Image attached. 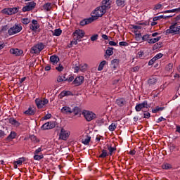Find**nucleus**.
<instances>
[{
    "label": "nucleus",
    "mask_w": 180,
    "mask_h": 180,
    "mask_svg": "<svg viewBox=\"0 0 180 180\" xmlns=\"http://www.w3.org/2000/svg\"><path fill=\"white\" fill-rule=\"evenodd\" d=\"M73 40L68 44L69 49H71L74 45L77 46V44H78V41H81V39H83L85 36V32L82 30H76L73 33Z\"/></svg>",
    "instance_id": "f257e3e1"
},
{
    "label": "nucleus",
    "mask_w": 180,
    "mask_h": 180,
    "mask_svg": "<svg viewBox=\"0 0 180 180\" xmlns=\"http://www.w3.org/2000/svg\"><path fill=\"white\" fill-rule=\"evenodd\" d=\"M180 32V26L177 22L172 24L169 29L166 30V34H178Z\"/></svg>",
    "instance_id": "f03ea898"
},
{
    "label": "nucleus",
    "mask_w": 180,
    "mask_h": 180,
    "mask_svg": "<svg viewBox=\"0 0 180 180\" xmlns=\"http://www.w3.org/2000/svg\"><path fill=\"white\" fill-rule=\"evenodd\" d=\"M22 29L23 28L20 24H15L8 30V34H9V36H13V34H17V33L22 32Z\"/></svg>",
    "instance_id": "7ed1b4c3"
},
{
    "label": "nucleus",
    "mask_w": 180,
    "mask_h": 180,
    "mask_svg": "<svg viewBox=\"0 0 180 180\" xmlns=\"http://www.w3.org/2000/svg\"><path fill=\"white\" fill-rule=\"evenodd\" d=\"M106 11L105 6L97 7L93 12V16L94 18H101V16H103L106 13Z\"/></svg>",
    "instance_id": "20e7f679"
},
{
    "label": "nucleus",
    "mask_w": 180,
    "mask_h": 180,
    "mask_svg": "<svg viewBox=\"0 0 180 180\" xmlns=\"http://www.w3.org/2000/svg\"><path fill=\"white\" fill-rule=\"evenodd\" d=\"M71 132L68 130H65L64 128H61L59 133V140H63V141H67L70 138Z\"/></svg>",
    "instance_id": "39448f33"
},
{
    "label": "nucleus",
    "mask_w": 180,
    "mask_h": 180,
    "mask_svg": "<svg viewBox=\"0 0 180 180\" xmlns=\"http://www.w3.org/2000/svg\"><path fill=\"white\" fill-rule=\"evenodd\" d=\"M82 115L87 122H91V120H94V119H96V114L91 111L84 110L83 111Z\"/></svg>",
    "instance_id": "423d86ee"
},
{
    "label": "nucleus",
    "mask_w": 180,
    "mask_h": 180,
    "mask_svg": "<svg viewBox=\"0 0 180 180\" xmlns=\"http://www.w3.org/2000/svg\"><path fill=\"white\" fill-rule=\"evenodd\" d=\"M44 49V44L39 43L31 48L32 54H39L42 50Z\"/></svg>",
    "instance_id": "0eeeda50"
},
{
    "label": "nucleus",
    "mask_w": 180,
    "mask_h": 180,
    "mask_svg": "<svg viewBox=\"0 0 180 180\" xmlns=\"http://www.w3.org/2000/svg\"><path fill=\"white\" fill-rule=\"evenodd\" d=\"M35 103L38 109H41V108H44V106H46L49 103V99L44 98L41 99L36 98Z\"/></svg>",
    "instance_id": "6e6552de"
},
{
    "label": "nucleus",
    "mask_w": 180,
    "mask_h": 180,
    "mask_svg": "<svg viewBox=\"0 0 180 180\" xmlns=\"http://www.w3.org/2000/svg\"><path fill=\"white\" fill-rule=\"evenodd\" d=\"M29 27L32 32H37V30L40 28V25L39 22L36 20H32L29 25Z\"/></svg>",
    "instance_id": "1a4fd4ad"
},
{
    "label": "nucleus",
    "mask_w": 180,
    "mask_h": 180,
    "mask_svg": "<svg viewBox=\"0 0 180 180\" xmlns=\"http://www.w3.org/2000/svg\"><path fill=\"white\" fill-rule=\"evenodd\" d=\"M56 127V123L49 122L44 124L41 129V130H50L51 129H54Z\"/></svg>",
    "instance_id": "9d476101"
},
{
    "label": "nucleus",
    "mask_w": 180,
    "mask_h": 180,
    "mask_svg": "<svg viewBox=\"0 0 180 180\" xmlns=\"http://www.w3.org/2000/svg\"><path fill=\"white\" fill-rule=\"evenodd\" d=\"M36 3H34V1H31L22 8V12H29V11H32V9H34Z\"/></svg>",
    "instance_id": "9b49d317"
},
{
    "label": "nucleus",
    "mask_w": 180,
    "mask_h": 180,
    "mask_svg": "<svg viewBox=\"0 0 180 180\" xmlns=\"http://www.w3.org/2000/svg\"><path fill=\"white\" fill-rule=\"evenodd\" d=\"M144 108H148V103L147 101H143L141 103L137 104L135 107L136 112H140L141 109H144Z\"/></svg>",
    "instance_id": "f8f14e48"
},
{
    "label": "nucleus",
    "mask_w": 180,
    "mask_h": 180,
    "mask_svg": "<svg viewBox=\"0 0 180 180\" xmlns=\"http://www.w3.org/2000/svg\"><path fill=\"white\" fill-rule=\"evenodd\" d=\"M10 53L13 56H22L23 54V51H22L19 49H10Z\"/></svg>",
    "instance_id": "ddd939ff"
},
{
    "label": "nucleus",
    "mask_w": 180,
    "mask_h": 180,
    "mask_svg": "<svg viewBox=\"0 0 180 180\" xmlns=\"http://www.w3.org/2000/svg\"><path fill=\"white\" fill-rule=\"evenodd\" d=\"M83 82H84V77L79 76L75 79V80L73 81V84L78 86L81 85Z\"/></svg>",
    "instance_id": "4468645a"
},
{
    "label": "nucleus",
    "mask_w": 180,
    "mask_h": 180,
    "mask_svg": "<svg viewBox=\"0 0 180 180\" xmlns=\"http://www.w3.org/2000/svg\"><path fill=\"white\" fill-rule=\"evenodd\" d=\"M94 20H95L94 18L84 19L80 22V26H85L86 25H89V23H92Z\"/></svg>",
    "instance_id": "2eb2a0df"
},
{
    "label": "nucleus",
    "mask_w": 180,
    "mask_h": 180,
    "mask_svg": "<svg viewBox=\"0 0 180 180\" xmlns=\"http://www.w3.org/2000/svg\"><path fill=\"white\" fill-rule=\"evenodd\" d=\"M102 4L103 5L101 6H104L105 9H110V5L112 4V0H103Z\"/></svg>",
    "instance_id": "dca6fc26"
},
{
    "label": "nucleus",
    "mask_w": 180,
    "mask_h": 180,
    "mask_svg": "<svg viewBox=\"0 0 180 180\" xmlns=\"http://www.w3.org/2000/svg\"><path fill=\"white\" fill-rule=\"evenodd\" d=\"M36 113V110L34 108L30 107L27 110L24 112L25 115H27V116H32Z\"/></svg>",
    "instance_id": "f3484780"
},
{
    "label": "nucleus",
    "mask_w": 180,
    "mask_h": 180,
    "mask_svg": "<svg viewBox=\"0 0 180 180\" xmlns=\"http://www.w3.org/2000/svg\"><path fill=\"white\" fill-rule=\"evenodd\" d=\"M50 61L54 65L60 61V58L57 56L53 55L50 57Z\"/></svg>",
    "instance_id": "a211bd4d"
},
{
    "label": "nucleus",
    "mask_w": 180,
    "mask_h": 180,
    "mask_svg": "<svg viewBox=\"0 0 180 180\" xmlns=\"http://www.w3.org/2000/svg\"><path fill=\"white\" fill-rule=\"evenodd\" d=\"M106 150H108L110 153V155H112L113 154L114 151H116V148L112 147V146L107 144L105 147Z\"/></svg>",
    "instance_id": "6ab92c4d"
},
{
    "label": "nucleus",
    "mask_w": 180,
    "mask_h": 180,
    "mask_svg": "<svg viewBox=\"0 0 180 180\" xmlns=\"http://www.w3.org/2000/svg\"><path fill=\"white\" fill-rule=\"evenodd\" d=\"M116 103L118 106H124L126 105V100H124V98H117L116 100Z\"/></svg>",
    "instance_id": "aec40b11"
},
{
    "label": "nucleus",
    "mask_w": 180,
    "mask_h": 180,
    "mask_svg": "<svg viewBox=\"0 0 180 180\" xmlns=\"http://www.w3.org/2000/svg\"><path fill=\"white\" fill-rule=\"evenodd\" d=\"M8 122L11 124H12L13 126H15V127H18V126H19L20 124L19 123V122H18L16 120H15V118H10L8 120Z\"/></svg>",
    "instance_id": "412c9836"
},
{
    "label": "nucleus",
    "mask_w": 180,
    "mask_h": 180,
    "mask_svg": "<svg viewBox=\"0 0 180 180\" xmlns=\"http://www.w3.org/2000/svg\"><path fill=\"white\" fill-rule=\"evenodd\" d=\"M172 70H174V63H170L166 65L165 71L167 72H172Z\"/></svg>",
    "instance_id": "4be33fe9"
},
{
    "label": "nucleus",
    "mask_w": 180,
    "mask_h": 180,
    "mask_svg": "<svg viewBox=\"0 0 180 180\" xmlns=\"http://www.w3.org/2000/svg\"><path fill=\"white\" fill-rule=\"evenodd\" d=\"M91 141V136H86L85 138H84L82 140V143L84 144V146H88L89 144V142Z\"/></svg>",
    "instance_id": "5701e85b"
},
{
    "label": "nucleus",
    "mask_w": 180,
    "mask_h": 180,
    "mask_svg": "<svg viewBox=\"0 0 180 180\" xmlns=\"http://www.w3.org/2000/svg\"><path fill=\"white\" fill-rule=\"evenodd\" d=\"M62 113H72V110L68 106L63 107L61 109Z\"/></svg>",
    "instance_id": "b1692460"
},
{
    "label": "nucleus",
    "mask_w": 180,
    "mask_h": 180,
    "mask_svg": "<svg viewBox=\"0 0 180 180\" xmlns=\"http://www.w3.org/2000/svg\"><path fill=\"white\" fill-rule=\"evenodd\" d=\"M179 12H180V7L177 8L172 9V10L165 11L163 13H178Z\"/></svg>",
    "instance_id": "393cba45"
},
{
    "label": "nucleus",
    "mask_w": 180,
    "mask_h": 180,
    "mask_svg": "<svg viewBox=\"0 0 180 180\" xmlns=\"http://www.w3.org/2000/svg\"><path fill=\"white\" fill-rule=\"evenodd\" d=\"M160 39H161V37H156V38L149 39V40L148 41V43L149 44H154V43H157V41H160Z\"/></svg>",
    "instance_id": "a878e982"
},
{
    "label": "nucleus",
    "mask_w": 180,
    "mask_h": 180,
    "mask_svg": "<svg viewBox=\"0 0 180 180\" xmlns=\"http://www.w3.org/2000/svg\"><path fill=\"white\" fill-rule=\"evenodd\" d=\"M119 65V60L118 59H113L111 61V67L115 70V68H117V66Z\"/></svg>",
    "instance_id": "bb28decb"
},
{
    "label": "nucleus",
    "mask_w": 180,
    "mask_h": 180,
    "mask_svg": "<svg viewBox=\"0 0 180 180\" xmlns=\"http://www.w3.org/2000/svg\"><path fill=\"white\" fill-rule=\"evenodd\" d=\"M53 36H61L63 31L60 29H56L54 31H51Z\"/></svg>",
    "instance_id": "cd10ccee"
},
{
    "label": "nucleus",
    "mask_w": 180,
    "mask_h": 180,
    "mask_svg": "<svg viewBox=\"0 0 180 180\" xmlns=\"http://www.w3.org/2000/svg\"><path fill=\"white\" fill-rule=\"evenodd\" d=\"M125 2L126 1L124 0H116L115 1V4H116L117 6H119L120 8H123V6H124Z\"/></svg>",
    "instance_id": "c85d7f7f"
},
{
    "label": "nucleus",
    "mask_w": 180,
    "mask_h": 180,
    "mask_svg": "<svg viewBox=\"0 0 180 180\" xmlns=\"http://www.w3.org/2000/svg\"><path fill=\"white\" fill-rule=\"evenodd\" d=\"M148 84L149 85H154V84H157V77H150L148 80Z\"/></svg>",
    "instance_id": "c756f323"
},
{
    "label": "nucleus",
    "mask_w": 180,
    "mask_h": 180,
    "mask_svg": "<svg viewBox=\"0 0 180 180\" xmlns=\"http://www.w3.org/2000/svg\"><path fill=\"white\" fill-rule=\"evenodd\" d=\"M106 64H108V62H106V60H103L102 62H101L98 68V71H102V70H103V67H105Z\"/></svg>",
    "instance_id": "7c9ffc66"
},
{
    "label": "nucleus",
    "mask_w": 180,
    "mask_h": 180,
    "mask_svg": "<svg viewBox=\"0 0 180 180\" xmlns=\"http://www.w3.org/2000/svg\"><path fill=\"white\" fill-rule=\"evenodd\" d=\"M162 110H164V107H155V108L152 109L153 113H157L158 112H161Z\"/></svg>",
    "instance_id": "2f4dec72"
},
{
    "label": "nucleus",
    "mask_w": 180,
    "mask_h": 180,
    "mask_svg": "<svg viewBox=\"0 0 180 180\" xmlns=\"http://www.w3.org/2000/svg\"><path fill=\"white\" fill-rule=\"evenodd\" d=\"M16 137V134L15 131H11V134L7 136V140H13Z\"/></svg>",
    "instance_id": "473e14b6"
},
{
    "label": "nucleus",
    "mask_w": 180,
    "mask_h": 180,
    "mask_svg": "<svg viewBox=\"0 0 180 180\" xmlns=\"http://www.w3.org/2000/svg\"><path fill=\"white\" fill-rule=\"evenodd\" d=\"M116 127H117V125L115 123H112L108 127V129L110 131H115V130H116Z\"/></svg>",
    "instance_id": "72a5a7b5"
},
{
    "label": "nucleus",
    "mask_w": 180,
    "mask_h": 180,
    "mask_svg": "<svg viewBox=\"0 0 180 180\" xmlns=\"http://www.w3.org/2000/svg\"><path fill=\"white\" fill-rule=\"evenodd\" d=\"M105 54L108 56V57L113 56V48H108L105 51Z\"/></svg>",
    "instance_id": "f704fd0d"
},
{
    "label": "nucleus",
    "mask_w": 180,
    "mask_h": 180,
    "mask_svg": "<svg viewBox=\"0 0 180 180\" xmlns=\"http://www.w3.org/2000/svg\"><path fill=\"white\" fill-rule=\"evenodd\" d=\"M106 157H108V151L106 150L103 149L102 150L101 154L99 155V158H105Z\"/></svg>",
    "instance_id": "c9c22d12"
},
{
    "label": "nucleus",
    "mask_w": 180,
    "mask_h": 180,
    "mask_svg": "<svg viewBox=\"0 0 180 180\" xmlns=\"http://www.w3.org/2000/svg\"><path fill=\"white\" fill-rule=\"evenodd\" d=\"M79 68H80V71H82V72H84V71L88 68V65H86V63L80 65Z\"/></svg>",
    "instance_id": "e433bc0d"
},
{
    "label": "nucleus",
    "mask_w": 180,
    "mask_h": 180,
    "mask_svg": "<svg viewBox=\"0 0 180 180\" xmlns=\"http://www.w3.org/2000/svg\"><path fill=\"white\" fill-rule=\"evenodd\" d=\"M19 9L18 8H10V15H15V13H18Z\"/></svg>",
    "instance_id": "4c0bfd02"
},
{
    "label": "nucleus",
    "mask_w": 180,
    "mask_h": 180,
    "mask_svg": "<svg viewBox=\"0 0 180 180\" xmlns=\"http://www.w3.org/2000/svg\"><path fill=\"white\" fill-rule=\"evenodd\" d=\"M71 95V91H62L60 94V97H64V96H70Z\"/></svg>",
    "instance_id": "58836bf2"
},
{
    "label": "nucleus",
    "mask_w": 180,
    "mask_h": 180,
    "mask_svg": "<svg viewBox=\"0 0 180 180\" xmlns=\"http://www.w3.org/2000/svg\"><path fill=\"white\" fill-rule=\"evenodd\" d=\"M44 9H45V11H50V9H51V3H46L44 5Z\"/></svg>",
    "instance_id": "ea45409f"
},
{
    "label": "nucleus",
    "mask_w": 180,
    "mask_h": 180,
    "mask_svg": "<svg viewBox=\"0 0 180 180\" xmlns=\"http://www.w3.org/2000/svg\"><path fill=\"white\" fill-rule=\"evenodd\" d=\"M44 156H43V155H37V154H34V160H36L37 161H40V160H42V158H44Z\"/></svg>",
    "instance_id": "a19ab883"
},
{
    "label": "nucleus",
    "mask_w": 180,
    "mask_h": 180,
    "mask_svg": "<svg viewBox=\"0 0 180 180\" xmlns=\"http://www.w3.org/2000/svg\"><path fill=\"white\" fill-rule=\"evenodd\" d=\"M25 161V158H21L18 160L14 162V164H17L18 165H21L22 162Z\"/></svg>",
    "instance_id": "79ce46f5"
},
{
    "label": "nucleus",
    "mask_w": 180,
    "mask_h": 180,
    "mask_svg": "<svg viewBox=\"0 0 180 180\" xmlns=\"http://www.w3.org/2000/svg\"><path fill=\"white\" fill-rule=\"evenodd\" d=\"M2 13H4V15H11L10 8L3 9Z\"/></svg>",
    "instance_id": "37998d69"
},
{
    "label": "nucleus",
    "mask_w": 180,
    "mask_h": 180,
    "mask_svg": "<svg viewBox=\"0 0 180 180\" xmlns=\"http://www.w3.org/2000/svg\"><path fill=\"white\" fill-rule=\"evenodd\" d=\"M21 22L23 23V25H29L30 23V19L23 18Z\"/></svg>",
    "instance_id": "c03bdc74"
},
{
    "label": "nucleus",
    "mask_w": 180,
    "mask_h": 180,
    "mask_svg": "<svg viewBox=\"0 0 180 180\" xmlns=\"http://www.w3.org/2000/svg\"><path fill=\"white\" fill-rule=\"evenodd\" d=\"M58 82H63V81H66L65 77L64 76H58L57 79Z\"/></svg>",
    "instance_id": "a18cd8bd"
},
{
    "label": "nucleus",
    "mask_w": 180,
    "mask_h": 180,
    "mask_svg": "<svg viewBox=\"0 0 180 180\" xmlns=\"http://www.w3.org/2000/svg\"><path fill=\"white\" fill-rule=\"evenodd\" d=\"M142 40L143 41H148V40H150V35L149 34L143 35L142 37Z\"/></svg>",
    "instance_id": "49530a36"
},
{
    "label": "nucleus",
    "mask_w": 180,
    "mask_h": 180,
    "mask_svg": "<svg viewBox=\"0 0 180 180\" xmlns=\"http://www.w3.org/2000/svg\"><path fill=\"white\" fill-rule=\"evenodd\" d=\"M72 110V112H74L75 115H78L80 112L79 108H78V107H75L73 108V110Z\"/></svg>",
    "instance_id": "de8ad7c7"
},
{
    "label": "nucleus",
    "mask_w": 180,
    "mask_h": 180,
    "mask_svg": "<svg viewBox=\"0 0 180 180\" xmlns=\"http://www.w3.org/2000/svg\"><path fill=\"white\" fill-rule=\"evenodd\" d=\"M162 167L163 169H169V168H171V165L166 163L163 165Z\"/></svg>",
    "instance_id": "09e8293b"
},
{
    "label": "nucleus",
    "mask_w": 180,
    "mask_h": 180,
    "mask_svg": "<svg viewBox=\"0 0 180 180\" xmlns=\"http://www.w3.org/2000/svg\"><path fill=\"white\" fill-rule=\"evenodd\" d=\"M161 8H162V5L161 4H158L155 5L154 11H157L158 9H161Z\"/></svg>",
    "instance_id": "8fccbe9b"
},
{
    "label": "nucleus",
    "mask_w": 180,
    "mask_h": 180,
    "mask_svg": "<svg viewBox=\"0 0 180 180\" xmlns=\"http://www.w3.org/2000/svg\"><path fill=\"white\" fill-rule=\"evenodd\" d=\"M164 18V15H159L157 17H154L153 20H154L155 22H157V20H160V19H162Z\"/></svg>",
    "instance_id": "3c124183"
},
{
    "label": "nucleus",
    "mask_w": 180,
    "mask_h": 180,
    "mask_svg": "<svg viewBox=\"0 0 180 180\" xmlns=\"http://www.w3.org/2000/svg\"><path fill=\"white\" fill-rule=\"evenodd\" d=\"M56 70H57V71L61 72L63 70H64V67H63V65L60 64L59 66L56 68Z\"/></svg>",
    "instance_id": "603ef678"
},
{
    "label": "nucleus",
    "mask_w": 180,
    "mask_h": 180,
    "mask_svg": "<svg viewBox=\"0 0 180 180\" xmlns=\"http://www.w3.org/2000/svg\"><path fill=\"white\" fill-rule=\"evenodd\" d=\"M139 70H140V68L139 66H135L131 69V71H132V72H137Z\"/></svg>",
    "instance_id": "864d4df0"
},
{
    "label": "nucleus",
    "mask_w": 180,
    "mask_h": 180,
    "mask_svg": "<svg viewBox=\"0 0 180 180\" xmlns=\"http://www.w3.org/2000/svg\"><path fill=\"white\" fill-rule=\"evenodd\" d=\"M119 44H120V46H124V47H126V46H129V44L126 41H120L119 43Z\"/></svg>",
    "instance_id": "5fc2aeb1"
},
{
    "label": "nucleus",
    "mask_w": 180,
    "mask_h": 180,
    "mask_svg": "<svg viewBox=\"0 0 180 180\" xmlns=\"http://www.w3.org/2000/svg\"><path fill=\"white\" fill-rule=\"evenodd\" d=\"M98 34H94L91 37V41H96V40L98 39Z\"/></svg>",
    "instance_id": "6e6d98bb"
},
{
    "label": "nucleus",
    "mask_w": 180,
    "mask_h": 180,
    "mask_svg": "<svg viewBox=\"0 0 180 180\" xmlns=\"http://www.w3.org/2000/svg\"><path fill=\"white\" fill-rule=\"evenodd\" d=\"M30 139L31 141H34V142L37 141V139L36 138V136H34V135H31L30 136Z\"/></svg>",
    "instance_id": "4d7b16f0"
},
{
    "label": "nucleus",
    "mask_w": 180,
    "mask_h": 180,
    "mask_svg": "<svg viewBox=\"0 0 180 180\" xmlns=\"http://www.w3.org/2000/svg\"><path fill=\"white\" fill-rule=\"evenodd\" d=\"M51 118V114H47L44 117H42L43 120H48V119Z\"/></svg>",
    "instance_id": "13d9d810"
},
{
    "label": "nucleus",
    "mask_w": 180,
    "mask_h": 180,
    "mask_svg": "<svg viewBox=\"0 0 180 180\" xmlns=\"http://www.w3.org/2000/svg\"><path fill=\"white\" fill-rule=\"evenodd\" d=\"M162 56L164 55L161 53H158L156 56H155V58H156V60H160V58H162Z\"/></svg>",
    "instance_id": "bf43d9fd"
},
{
    "label": "nucleus",
    "mask_w": 180,
    "mask_h": 180,
    "mask_svg": "<svg viewBox=\"0 0 180 180\" xmlns=\"http://www.w3.org/2000/svg\"><path fill=\"white\" fill-rule=\"evenodd\" d=\"M6 136V134L2 130L0 129V139H4Z\"/></svg>",
    "instance_id": "052dcab7"
},
{
    "label": "nucleus",
    "mask_w": 180,
    "mask_h": 180,
    "mask_svg": "<svg viewBox=\"0 0 180 180\" xmlns=\"http://www.w3.org/2000/svg\"><path fill=\"white\" fill-rule=\"evenodd\" d=\"M133 29H134L135 30H140V29H141V26H140V25H133Z\"/></svg>",
    "instance_id": "680f3d73"
},
{
    "label": "nucleus",
    "mask_w": 180,
    "mask_h": 180,
    "mask_svg": "<svg viewBox=\"0 0 180 180\" xmlns=\"http://www.w3.org/2000/svg\"><path fill=\"white\" fill-rule=\"evenodd\" d=\"M66 81H68V82H72V81H74V76H71L68 79H66Z\"/></svg>",
    "instance_id": "e2e57ef3"
},
{
    "label": "nucleus",
    "mask_w": 180,
    "mask_h": 180,
    "mask_svg": "<svg viewBox=\"0 0 180 180\" xmlns=\"http://www.w3.org/2000/svg\"><path fill=\"white\" fill-rule=\"evenodd\" d=\"M136 39L139 41L141 39V34H136Z\"/></svg>",
    "instance_id": "0e129e2a"
},
{
    "label": "nucleus",
    "mask_w": 180,
    "mask_h": 180,
    "mask_svg": "<svg viewBox=\"0 0 180 180\" xmlns=\"http://www.w3.org/2000/svg\"><path fill=\"white\" fill-rule=\"evenodd\" d=\"M150 112H146V113H144V118L145 119H148V118H150Z\"/></svg>",
    "instance_id": "69168bd1"
},
{
    "label": "nucleus",
    "mask_w": 180,
    "mask_h": 180,
    "mask_svg": "<svg viewBox=\"0 0 180 180\" xmlns=\"http://www.w3.org/2000/svg\"><path fill=\"white\" fill-rule=\"evenodd\" d=\"M109 44H110V46H117V44L113 41H110Z\"/></svg>",
    "instance_id": "338daca9"
},
{
    "label": "nucleus",
    "mask_w": 180,
    "mask_h": 180,
    "mask_svg": "<svg viewBox=\"0 0 180 180\" xmlns=\"http://www.w3.org/2000/svg\"><path fill=\"white\" fill-rule=\"evenodd\" d=\"M73 68L75 70V72H78V71L80 70L79 66H75Z\"/></svg>",
    "instance_id": "774afa93"
}]
</instances>
